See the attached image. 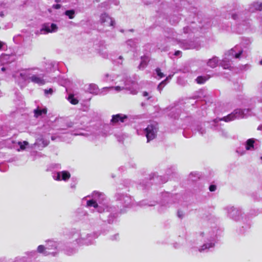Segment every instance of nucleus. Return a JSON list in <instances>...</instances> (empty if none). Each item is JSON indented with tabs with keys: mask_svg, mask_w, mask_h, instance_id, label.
<instances>
[{
	"mask_svg": "<svg viewBox=\"0 0 262 262\" xmlns=\"http://www.w3.org/2000/svg\"><path fill=\"white\" fill-rule=\"evenodd\" d=\"M59 244L56 242L49 241L46 245L47 250L50 251H57V254L59 252Z\"/></svg>",
	"mask_w": 262,
	"mask_h": 262,
	"instance_id": "obj_20",
	"label": "nucleus"
},
{
	"mask_svg": "<svg viewBox=\"0 0 262 262\" xmlns=\"http://www.w3.org/2000/svg\"><path fill=\"white\" fill-rule=\"evenodd\" d=\"M241 15V13H239V12H238L237 13H233L231 15V17L232 19H234V20H238L239 19V16Z\"/></svg>",
	"mask_w": 262,
	"mask_h": 262,
	"instance_id": "obj_42",
	"label": "nucleus"
},
{
	"mask_svg": "<svg viewBox=\"0 0 262 262\" xmlns=\"http://www.w3.org/2000/svg\"><path fill=\"white\" fill-rule=\"evenodd\" d=\"M215 235L214 231L209 230L200 232L198 238L203 242V244L198 247V251L201 253L206 252L213 249L215 246Z\"/></svg>",
	"mask_w": 262,
	"mask_h": 262,
	"instance_id": "obj_2",
	"label": "nucleus"
},
{
	"mask_svg": "<svg viewBox=\"0 0 262 262\" xmlns=\"http://www.w3.org/2000/svg\"><path fill=\"white\" fill-rule=\"evenodd\" d=\"M68 99L72 104L75 105L78 103V100L76 98H74V95L72 94H70L69 96Z\"/></svg>",
	"mask_w": 262,
	"mask_h": 262,
	"instance_id": "obj_30",
	"label": "nucleus"
},
{
	"mask_svg": "<svg viewBox=\"0 0 262 262\" xmlns=\"http://www.w3.org/2000/svg\"><path fill=\"white\" fill-rule=\"evenodd\" d=\"M37 252L43 254L45 256L52 255L56 256L57 255V251H50L47 250L46 247L43 245H39L37 249Z\"/></svg>",
	"mask_w": 262,
	"mask_h": 262,
	"instance_id": "obj_19",
	"label": "nucleus"
},
{
	"mask_svg": "<svg viewBox=\"0 0 262 262\" xmlns=\"http://www.w3.org/2000/svg\"><path fill=\"white\" fill-rule=\"evenodd\" d=\"M168 207H169V205L168 204H165L163 202L161 205L159 207L158 211L160 213H163L166 211Z\"/></svg>",
	"mask_w": 262,
	"mask_h": 262,
	"instance_id": "obj_28",
	"label": "nucleus"
},
{
	"mask_svg": "<svg viewBox=\"0 0 262 262\" xmlns=\"http://www.w3.org/2000/svg\"><path fill=\"white\" fill-rule=\"evenodd\" d=\"M65 14L69 17L70 19H73L74 17L75 11L74 10H67Z\"/></svg>",
	"mask_w": 262,
	"mask_h": 262,
	"instance_id": "obj_33",
	"label": "nucleus"
},
{
	"mask_svg": "<svg viewBox=\"0 0 262 262\" xmlns=\"http://www.w3.org/2000/svg\"><path fill=\"white\" fill-rule=\"evenodd\" d=\"M117 201H118L123 206L125 207H129L132 204L131 196L126 193H117L115 195Z\"/></svg>",
	"mask_w": 262,
	"mask_h": 262,
	"instance_id": "obj_10",
	"label": "nucleus"
},
{
	"mask_svg": "<svg viewBox=\"0 0 262 262\" xmlns=\"http://www.w3.org/2000/svg\"><path fill=\"white\" fill-rule=\"evenodd\" d=\"M235 7L237 8V9L239 8H240V6L239 5H237V4H235Z\"/></svg>",
	"mask_w": 262,
	"mask_h": 262,
	"instance_id": "obj_58",
	"label": "nucleus"
},
{
	"mask_svg": "<svg viewBox=\"0 0 262 262\" xmlns=\"http://www.w3.org/2000/svg\"><path fill=\"white\" fill-rule=\"evenodd\" d=\"M86 206L88 207H94L97 208V211L100 213L105 212V209L102 205H99L95 199L88 200L86 202Z\"/></svg>",
	"mask_w": 262,
	"mask_h": 262,
	"instance_id": "obj_18",
	"label": "nucleus"
},
{
	"mask_svg": "<svg viewBox=\"0 0 262 262\" xmlns=\"http://www.w3.org/2000/svg\"><path fill=\"white\" fill-rule=\"evenodd\" d=\"M116 217L115 214H113L112 213H109L108 215V219L107 220V222L109 224H112L113 223L114 219Z\"/></svg>",
	"mask_w": 262,
	"mask_h": 262,
	"instance_id": "obj_35",
	"label": "nucleus"
},
{
	"mask_svg": "<svg viewBox=\"0 0 262 262\" xmlns=\"http://www.w3.org/2000/svg\"><path fill=\"white\" fill-rule=\"evenodd\" d=\"M171 78V76H169L168 77H166V79L165 80V82L169 80V79H170Z\"/></svg>",
	"mask_w": 262,
	"mask_h": 262,
	"instance_id": "obj_57",
	"label": "nucleus"
},
{
	"mask_svg": "<svg viewBox=\"0 0 262 262\" xmlns=\"http://www.w3.org/2000/svg\"><path fill=\"white\" fill-rule=\"evenodd\" d=\"M156 72L157 75L159 77V78H161L165 76L164 74L161 72L160 68H157L156 69Z\"/></svg>",
	"mask_w": 262,
	"mask_h": 262,
	"instance_id": "obj_40",
	"label": "nucleus"
},
{
	"mask_svg": "<svg viewBox=\"0 0 262 262\" xmlns=\"http://www.w3.org/2000/svg\"><path fill=\"white\" fill-rule=\"evenodd\" d=\"M142 95L143 97H147V96H148L149 94H148V93L145 91V92H143Z\"/></svg>",
	"mask_w": 262,
	"mask_h": 262,
	"instance_id": "obj_52",
	"label": "nucleus"
},
{
	"mask_svg": "<svg viewBox=\"0 0 262 262\" xmlns=\"http://www.w3.org/2000/svg\"><path fill=\"white\" fill-rule=\"evenodd\" d=\"M52 7L54 9H58L61 8V5L60 4H55V5H53Z\"/></svg>",
	"mask_w": 262,
	"mask_h": 262,
	"instance_id": "obj_49",
	"label": "nucleus"
},
{
	"mask_svg": "<svg viewBox=\"0 0 262 262\" xmlns=\"http://www.w3.org/2000/svg\"><path fill=\"white\" fill-rule=\"evenodd\" d=\"M53 92L52 89H49V90H45V93L46 95L50 94L52 95Z\"/></svg>",
	"mask_w": 262,
	"mask_h": 262,
	"instance_id": "obj_45",
	"label": "nucleus"
},
{
	"mask_svg": "<svg viewBox=\"0 0 262 262\" xmlns=\"http://www.w3.org/2000/svg\"><path fill=\"white\" fill-rule=\"evenodd\" d=\"M183 30L185 33H187L189 32L190 29L188 27H186L184 28Z\"/></svg>",
	"mask_w": 262,
	"mask_h": 262,
	"instance_id": "obj_50",
	"label": "nucleus"
},
{
	"mask_svg": "<svg viewBox=\"0 0 262 262\" xmlns=\"http://www.w3.org/2000/svg\"><path fill=\"white\" fill-rule=\"evenodd\" d=\"M31 253L32 254V255H35L36 254V252L34 251H32Z\"/></svg>",
	"mask_w": 262,
	"mask_h": 262,
	"instance_id": "obj_59",
	"label": "nucleus"
},
{
	"mask_svg": "<svg viewBox=\"0 0 262 262\" xmlns=\"http://www.w3.org/2000/svg\"><path fill=\"white\" fill-rule=\"evenodd\" d=\"M181 53V52L180 51H177L175 52L174 55L176 56H179Z\"/></svg>",
	"mask_w": 262,
	"mask_h": 262,
	"instance_id": "obj_54",
	"label": "nucleus"
},
{
	"mask_svg": "<svg viewBox=\"0 0 262 262\" xmlns=\"http://www.w3.org/2000/svg\"><path fill=\"white\" fill-rule=\"evenodd\" d=\"M209 189L211 192L214 191L216 189V186L214 185H211L209 186Z\"/></svg>",
	"mask_w": 262,
	"mask_h": 262,
	"instance_id": "obj_48",
	"label": "nucleus"
},
{
	"mask_svg": "<svg viewBox=\"0 0 262 262\" xmlns=\"http://www.w3.org/2000/svg\"><path fill=\"white\" fill-rule=\"evenodd\" d=\"M158 127L156 124H150L144 129L147 142L155 139L157 136Z\"/></svg>",
	"mask_w": 262,
	"mask_h": 262,
	"instance_id": "obj_9",
	"label": "nucleus"
},
{
	"mask_svg": "<svg viewBox=\"0 0 262 262\" xmlns=\"http://www.w3.org/2000/svg\"><path fill=\"white\" fill-rule=\"evenodd\" d=\"M226 211L227 215L232 220L235 221H239L242 220L244 226H242L244 228L243 231L250 227V222L246 217L242 216V212L241 210L232 206H227L224 208Z\"/></svg>",
	"mask_w": 262,
	"mask_h": 262,
	"instance_id": "obj_3",
	"label": "nucleus"
},
{
	"mask_svg": "<svg viewBox=\"0 0 262 262\" xmlns=\"http://www.w3.org/2000/svg\"><path fill=\"white\" fill-rule=\"evenodd\" d=\"M57 30L58 27L56 24L53 23L51 24L46 23L42 25L40 31L41 34H46L49 33L56 32Z\"/></svg>",
	"mask_w": 262,
	"mask_h": 262,
	"instance_id": "obj_12",
	"label": "nucleus"
},
{
	"mask_svg": "<svg viewBox=\"0 0 262 262\" xmlns=\"http://www.w3.org/2000/svg\"><path fill=\"white\" fill-rule=\"evenodd\" d=\"M255 140L254 139H249L247 140L245 143L246 149L247 150H252L254 148V143Z\"/></svg>",
	"mask_w": 262,
	"mask_h": 262,
	"instance_id": "obj_25",
	"label": "nucleus"
},
{
	"mask_svg": "<svg viewBox=\"0 0 262 262\" xmlns=\"http://www.w3.org/2000/svg\"><path fill=\"white\" fill-rule=\"evenodd\" d=\"M149 61L148 57L147 56L141 57V61L140 64L138 66V68L140 70H143L147 66L148 62Z\"/></svg>",
	"mask_w": 262,
	"mask_h": 262,
	"instance_id": "obj_24",
	"label": "nucleus"
},
{
	"mask_svg": "<svg viewBox=\"0 0 262 262\" xmlns=\"http://www.w3.org/2000/svg\"><path fill=\"white\" fill-rule=\"evenodd\" d=\"M16 76L21 78L24 81H29L39 85H43L48 82L44 78V74H32L30 70H23L18 72Z\"/></svg>",
	"mask_w": 262,
	"mask_h": 262,
	"instance_id": "obj_4",
	"label": "nucleus"
},
{
	"mask_svg": "<svg viewBox=\"0 0 262 262\" xmlns=\"http://www.w3.org/2000/svg\"><path fill=\"white\" fill-rule=\"evenodd\" d=\"M123 80L122 81L123 82V85L122 86H112L113 90H115L117 92H119L120 91H122L124 89L128 90L130 91V94L133 95H136L138 93V91L136 89H132L130 84L132 83L133 85L135 84V82H133L130 80V78L127 77L126 75H123Z\"/></svg>",
	"mask_w": 262,
	"mask_h": 262,
	"instance_id": "obj_8",
	"label": "nucleus"
},
{
	"mask_svg": "<svg viewBox=\"0 0 262 262\" xmlns=\"http://www.w3.org/2000/svg\"><path fill=\"white\" fill-rule=\"evenodd\" d=\"M49 143V140L45 139L42 135H39L36 139V141L33 144V146L43 148L48 146Z\"/></svg>",
	"mask_w": 262,
	"mask_h": 262,
	"instance_id": "obj_13",
	"label": "nucleus"
},
{
	"mask_svg": "<svg viewBox=\"0 0 262 262\" xmlns=\"http://www.w3.org/2000/svg\"><path fill=\"white\" fill-rule=\"evenodd\" d=\"M3 46V42L0 41V49L2 48Z\"/></svg>",
	"mask_w": 262,
	"mask_h": 262,
	"instance_id": "obj_60",
	"label": "nucleus"
},
{
	"mask_svg": "<svg viewBox=\"0 0 262 262\" xmlns=\"http://www.w3.org/2000/svg\"><path fill=\"white\" fill-rule=\"evenodd\" d=\"M220 135L224 137H227L228 134L227 130L224 129H221L220 130Z\"/></svg>",
	"mask_w": 262,
	"mask_h": 262,
	"instance_id": "obj_41",
	"label": "nucleus"
},
{
	"mask_svg": "<svg viewBox=\"0 0 262 262\" xmlns=\"http://www.w3.org/2000/svg\"><path fill=\"white\" fill-rule=\"evenodd\" d=\"M126 45L130 48H134L136 47V42L133 39H129L127 41Z\"/></svg>",
	"mask_w": 262,
	"mask_h": 262,
	"instance_id": "obj_36",
	"label": "nucleus"
},
{
	"mask_svg": "<svg viewBox=\"0 0 262 262\" xmlns=\"http://www.w3.org/2000/svg\"><path fill=\"white\" fill-rule=\"evenodd\" d=\"M113 87H104L102 89H99L100 94L99 95H104L106 94L110 91L113 90Z\"/></svg>",
	"mask_w": 262,
	"mask_h": 262,
	"instance_id": "obj_29",
	"label": "nucleus"
},
{
	"mask_svg": "<svg viewBox=\"0 0 262 262\" xmlns=\"http://www.w3.org/2000/svg\"><path fill=\"white\" fill-rule=\"evenodd\" d=\"M166 84L165 80L162 81L158 86V89L161 91L162 88Z\"/></svg>",
	"mask_w": 262,
	"mask_h": 262,
	"instance_id": "obj_43",
	"label": "nucleus"
},
{
	"mask_svg": "<svg viewBox=\"0 0 262 262\" xmlns=\"http://www.w3.org/2000/svg\"><path fill=\"white\" fill-rule=\"evenodd\" d=\"M251 110L249 108L245 109H236L232 113L229 114L226 117L222 118L215 119L213 120L214 123H217L219 121H224L225 122H229L235 119H242L247 117Z\"/></svg>",
	"mask_w": 262,
	"mask_h": 262,
	"instance_id": "obj_6",
	"label": "nucleus"
},
{
	"mask_svg": "<svg viewBox=\"0 0 262 262\" xmlns=\"http://www.w3.org/2000/svg\"><path fill=\"white\" fill-rule=\"evenodd\" d=\"M9 69V67L7 66H3V67L1 68V70L3 72H4Z\"/></svg>",
	"mask_w": 262,
	"mask_h": 262,
	"instance_id": "obj_51",
	"label": "nucleus"
},
{
	"mask_svg": "<svg viewBox=\"0 0 262 262\" xmlns=\"http://www.w3.org/2000/svg\"><path fill=\"white\" fill-rule=\"evenodd\" d=\"M199 177L198 176V173H191L189 175V179L191 181H196L197 179H199Z\"/></svg>",
	"mask_w": 262,
	"mask_h": 262,
	"instance_id": "obj_38",
	"label": "nucleus"
},
{
	"mask_svg": "<svg viewBox=\"0 0 262 262\" xmlns=\"http://www.w3.org/2000/svg\"><path fill=\"white\" fill-rule=\"evenodd\" d=\"M100 21L104 27H114L115 20L106 13L100 15Z\"/></svg>",
	"mask_w": 262,
	"mask_h": 262,
	"instance_id": "obj_11",
	"label": "nucleus"
},
{
	"mask_svg": "<svg viewBox=\"0 0 262 262\" xmlns=\"http://www.w3.org/2000/svg\"><path fill=\"white\" fill-rule=\"evenodd\" d=\"M114 76L113 75L105 74L104 76L103 80L105 81H113L114 80Z\"/></svg>",
	"mask_w": 262,
	"mask_h": 262,
	"instance_id": "obj_31",
	"label": "nucleus"
},
{
	"mask_svg": "<svg viewBox=\"0 0 262 262\" xmlns=\"http://www.w3.org/2000/svg\"><path fill=\"white\" fill-rule=\"evenodd\" d=\"M262 10V2L257 1L251 3L247 9V11L250 13H254L257 11Z\"/></svg>",
	"mask_w": 262,
	"mask_h": 262,
	"instance_id": "obj_14",
	"label": "nucleus"
},
{
	"mask_svg": "<svg viewBox=\"0 0 262 262\" xmlns=\"http://www.w3.org/2000/svg\"><path fill=\"white\" fill-rule=\"evenodd\" d=\"M196 129L201 135H203L205 133V129L202 125H198Z\"/></svg>",
	"mask_w": 262,
	"mask_h": 262,
	"instance_id": "obj_39",
	"label": "nucleus"
},
{
	"mask_svg": "<svg viewBox=\"0 0 262 262\" xmlns=\"http://www.w3.org/2000/svg\"><path fill=\"white\" fill-rule=\"evenodd\" d=\"M70 173L67 171H62L57 172L53 176V178L56 180L67 181L70 178Z\"/></svg>",
	"mask_w": 262,
	"mask_h": 262,
	"instance_id": "obj_17",
	"label": "nucleus"
},
{
	"mask_svg": "<svg viewBox=\"0 0 262 262\" xmlns=\"http://www.w3.org/2000/svg\"><path fill=\"white\" fill-rule=\"evenodd\" d=\"M209 77L208 76H200L198 77L195 79L196 82L199 84H203L208 79Z\"/></svg>",
	"mask_w": 262,
	"mask_h": 262,
	"instance_id": "obj_27",
	"label": "nucleus"
},
{
	"mask_svg": "<svg viewBox=\"0 0 262 262\" xmlns=\"http://www.w3.org/2000/svg\"><path fill=\"white\" fill-rule=\"evenodd\" d=\"M156 204V203L154 202V203H147L145 201H142L139 203V205L140 206H154Z\"/></svg>",
	"mask_w": 262,
	"mask_h": 262,
	"instance_id": "obj_34",
	"label": "nucleus"
},
{
	"mask_svg": "<svg viewBox=\"0 0 262 262\" xmlns=\"http://www.w3.org/2000/svg\"><path fill=\"white\" fill-rule=\"evenodd\" d=\"M86 90L91 94L98 95L100 94L99 89L98 86L94 84L91 83L88 85Z\"/></svg>",
	"mask_w": 262,
	"mask_h": 262,
	"instance_id": "obj_22",
	"label": "nucleus"
},
{
	"mask_svg": "<svg viewBox=\"0 0 262 262\" xmlns=\"http://www.w3.org/2000/svg\"><path fill=\"white\" fill-rule=\"evenodd\" d=\"M50 66L54 69V70L56 69V67H55V65L54 64L51 63Z\"/></svg>",
	"mask_w": 262,
	"mask_h": 262,
	"instance_id": "obj_55",
	"label": "nucleus"
},
{
	"mask_svg": "<svg viewBox=\"0 0 262 262\" xmlns=\"http://www.w3.org/2000/svg\"><path fill=\"white\" fill-rule=\"evenodd\" d=\"M52 140H54L55 139V138L54 136L51 137Z\"/></svg>",
	"mask_w": 262,
	"mask_h": 262,
	"instance_id": "obj_62",
	"label": "nucleus"
},
{
	"mask_svg": "<svg viewBox=\"0 0 262 262\" xmlns=\"http://www.w3.org/2000/svg\"><path fill=\"white\" fill-rule=\"evenodd\" d=\"M29 144L27 141L19 142L18 145H19L20 148L21 150H24L26 148V146Z\"/></svg>",
	"mask_w": 262,
	"mask_h": 262,
	"instance_id": "obj_37",
	"label": "nucleus"
},
{
	"mask_svg": "<svg viewBox=\"0 0 262 262\" xmlns=\"http://www.w3.org/2000/svg\"><path fill=\"white\" fill-rule=\"evenodd\" d=\"M219 59L217 57L213 56L207 62V65L211 68H215L218 64Z\"/></svg>",
	"mask_w": 262,
	"mask_h": 262,
	"instance_id": "obj_23",
	"label": "nucleus"
},
{
	"mask_svg": "<svg viewBox=\"0 0 262 262\" xmlns=\"http://www.w3.org/2000/svg\"><path fill=\"white\" fill-rule=\"evenodd\" d=\"M127 119V116L122 114H117L112 116L111 122L113 123H116L119 122H124Z\"/></svg>",
	"mask_w": 262,
	"mask_h": 262,
	"instance_id": "obj_21",
	"label": "nucleus"
},
{
	"mask_svg": "<svg viewBox=\"0 0 262 262\" xmlns=\"http://www.w3.org/2000/svg\"><path fill=\"white\" fill-rule=\"evenodd\" d=\"M55 2H56V3H59V2H60V0H55Z\"/></svg>",
	"mask_w": 262,
	"mask_h": 262,
	"instance_id": "obj_64",
	"label": "nucleus"
},
{
	"mask_svg": "<svg viewBox=\"0 0 262 262\" xmlns=\"http://www.w3.org/2000/svg\"><path fill=\"white\" fill-rule=\"evenodd\" d=\"M179 43L180 47L185 50L196 49L198 48V45L192 41H188L184 40L180 41Z\"/></svg>",
	"mask_w": 262,
	"mask_h": 262,
	"instance_id": "obj_15",
	"label": "nucleus"
},
{
	"mask_svg": "<svg viewBox=\"0 0 262 262\" xmlns=\"http://www.w3.org/2000/svg\"><path fill=\"white\" fill-rule=\"evenodd\" d=\"M87 197H91L95 199L98 204H99V205H102L104 208V213H108V212H113L115 210V207L108 205V202L106 201L105 195L103 193L94 191L91 196L88 195Z\"/></svg>",
	"mask_w": 262,
	"mask_h": 262,
	"instance_id": "obj_7",
	"label": "nucleus"
},
{
	"mask_svg": "<svg viewBox=\"0 0 262 262\" xmlns=\"http://www.w3.org/2000/svg\"><path fill=\"white\" fill-rule=\"evenodd\" d=\"M119 238V234H115L111 237V239L112 241L118 240Z\"/></svg>",
	"mask_w": 262,
	"mask_h": 262,
	"instance_id": "obj_46",
	"label": "nucleus"
},
{
	"mask_svg": "<svg viewBox=\"0 0 262 262\" xmlns=\"http://www.w3.org/2000/svg\"><path fill=\"white\" fill-rule=\"evenodd\" d=\"M177 216L179 218L182 219L184 216V213L182 211L179 210L177 212Z\"/></svg>",
	"mask_w": 262,
	"mask_h": 262,
	"instance_id": "obj_44",
	"label": "nucleus"
},
{
	"mask_svg": "<svg viewBox=\"0 0 262 262\" xmlns=\"http://www.w3.org/2000/svg\"><path fill=\"white\" fill-rule=\"evenodd\" d=\"M47 112V110L46 108H44L43 109H39L38 107L34 110V116L36 118L38 117L39 116H41L42 114H46Z\"/></svg>",
	"mask_w": 262,
	"mask_h": 262,
	"instance_id": "obj_26",
	"label": "nucleus"
},
{
	"mask_svg": "<svg viewBox=\"0 0 262 262\" xmlns=\"http://www.w3.org/2000/svg\"><path fill=\"white\" fill-rule=\"evenodd\" d=\"M65 253L68 255H72L76 252V250L75 248H69L67 247L64 249Z\"/></svg>",
	"mask_w": 262,
	"mask_h": 262,
	"instance_id": "obj_32",
	"label": "nucleus"
},
{
	"mask_svg": "<svg viewBox=\"0 0 262 262\" xmlns=\"http://www.w3.org/2000/svg\"><path fill=\"white\" fill-rule=\"evenodd\" d=\"M261 128H262V126H259V127H258V130H261Z\"/></svg>",
	"mask_w": 262,
	"mask_h": 262,
	"instance_id": "obj_61",
	"label": "nucleus"
},
{
	"mask_svg": "<svg viewBox=\"0 0 262 262\" xmlns=\"http://www.w3.org/2000/svg\"><path fill=\"white\" fill-rule=\"evenodd\" d=\"M119 60H121V62L118 61V63L122 64V60H123V57L122 56H120L118 58Z\"/></svg>",
	"mask_w": 262,
	"mask_h": 262,
	"instance_id": "obj_53",
	"label": "nucleus"
},
{
	"mask_svg": "<svg viewBox=\"0 0 262 262\" xmlns=\"http://www.w3.org/2000/svg\"><path fill=\"white\" fill-rule=\"evenodd\" d=\"M3 96V93L0 91V98Z\"/></svg>",
	"mask_w": 262,
	"mask_h": 262,
	"instance_id": "obj_63",
	"label": "nucleus"
},
{
	"mask_svg": "<svg viewBox=\"0 0 262 262\" xmlns=\"http://www.w3.org/2000/svg\"><path fill=\"white\" fill-rule=\"evenodd\" d=\"M256 99H257L258 102H262V99L261 98H259V97H257L256 98Z\"/></svg>",
	"mask_w": 262,
	"mask_h": 262,
	"instance_id": "obj_56",
	"label": "nucleus"
},
{
	"mask_svg": "<svg viewBox=\"0 0 262 262\" xmlns=\"http://www.w3.org/2000/svg\"><path fill=\"white\" fill-rule=\"evenodd\" d=\"M99 235L96 232L88 233L84 230H74L71 232L70 239L74 245L90 246L94 244Z\"/></svg>",
	"mask_w": 262,
	"mask_h": 262,
	"instance_id": "obj_1",
	"label": "nucleus"
},
{
	"mask_svg": "<svg viewBox=\"0 0 262 262\" xmlns=\"http://www.w3.org/2000/svg\"><path fill=\"white\" fill-rule=\"evenodd\" d=\"M236 152L239 154L240 155H243L245 154L246 151L245 150H241L240 148H238L236 150Z\"/></svg>",
	"mask_w": 262,
	"mask_h": 262,
	"instance_id": "obj_47",
	"label": "nucleus"
},
{
	"mask_svg": "<svg viewBox=\"0 0 262 262\" xmlns=\"http://www.w3.org/2000/svg\"><path fill=\"white\" fill-rule=\"evenodd\" d=\"M14 57L12 55L4 54L0 56V62L2 66H8L9 63L13 62Z\"/></svg>",
	"mask_w": 262,
	"mask_h": 262,
	"instance_id": "obj_16",
	"label": "nucleus"
},
{
	"mask_svg": "<svg viewBox=\"0 0 262 262\" xmlns=\"http://www.w3.org/2000/svg\"><path fill=\"white\" fill-rule=\"evenodd\" d=\"M244 50L239 46H235L226 54L221 62L222 67L225 69H229L231 67V63L233 58H240L243 56Z\"/></svg>",
	"mask_w": 262,
	"mask_h": 262,
	"instance_id": "obj_5",
	"label": "nucleus"
}]
</instances>
